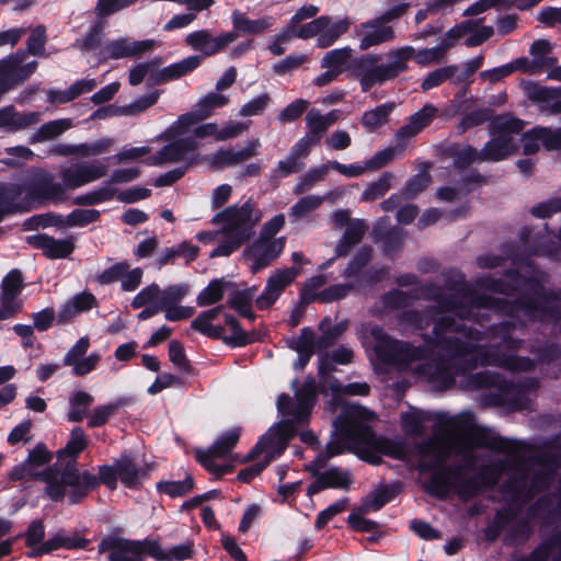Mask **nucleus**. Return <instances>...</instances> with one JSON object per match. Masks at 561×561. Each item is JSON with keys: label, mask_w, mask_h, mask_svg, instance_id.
<instances>
[{"label": "nucleus", "mask_w": 561, "mask_h": 561, "mask_svg": "<svg viewBox=\"0 0 561 561\" xmlns=\"http://www.w3.org/2000/svg\"><path fill=\"white\" fill-rule=\"evenodd\" d=\"M507 277L510 282L490 279L485 286L506 296L518 291L515 300L478 295L460 274L448 283V296L442 291L434 295L442 311H451L457 319L443 316L435 322L430 342L435 355L420 366V373L438 390L451 388L457 376H468V388L489 390L482 397L484 405L517 411L530 408V396L539 387L536 378L527 377L515 385L497 373H470L479 366L533 370V359L510 354L523 342L515 332L535 319L560 320L561 290H547L538 280L525 279L516 271H510Z\"/></svg>", "instance_id": "f257e3e1"}, {"label": "nucleus", "mask_w": 561, "mask_h": 561, "mask_svg": "<svg viewBox=\"0 0 561 561\" xmlns=\"http://www.w3.org/2000/svg\"><path fill=\"white\" fill-rule=\"evenodd\" d=\"M437 423L444 433H435L416 445L417 469L421 472L445 466L451 455L460 456V461H463L469 470H474L476 448L508 455H515L520 449L518 442L502 437L489 428L476 426L471 412H462L456 416L438 414Z\"/></svg>", "instance_id": "f03ea898"}, {"label": "nucleus", "mask_w": 561, "mask_h": 561, "mask_svg": "<svg viewBox=\"0 0 561 561\" xmlns=\"http://www.w3.org/2000/svg\"><path fill=\"white\" fill-rule=\"evenodd\" d=\"M376 413L357 404L345 403L339 416L333 421L334 435L339 440H330L323 450L327 457H335L344 453L345 446L360 459L371 463H381L386 455V436H377L373 430Z\"/></svg>", "instance_id": "7ed1b4c3"}, {"label": "nucleus", "mask_w": 561, "mask_h": 561, "mask_svg": "<svg viewBox=\"0 0 561 561\" xmlns=\"http://www.w3.org/2000/svg\"><path fill=\"white\" fill-rule=\"evenodd\" d=\"M507 468L505 459L482 466L477 473L469 476L470 471L463 461L456 465H445L435 468L427 482L430 494L446 499L455 491L461 499H471L480 492L493 488Z\"/></svg>", "instance_id": "20e7f679"}, {"label": "nucleus", "mask_w": 561, "mask_h": 561, "mask_svg": "<svg viewBox=\"0 0 561 561\" xmlns=\"http://www.w3.org/2000/svg\"><path fill=\"white\" fill-rule=\"evenodd\" d=\"M66 199L65 188L54 182L49 172L41 171L25 184L0 183V204L14 215L30 213L47 202L59 204Z\"/></svg>", "instance_id": "39448f33"}, {"label": "nucleus", "mask_w": 561, "mask_h": 561, "mask_svg": "<svg viewBox=\"0 0 561 561\" xmlns=\"http://www.w3.org/2000/svg\"><path fill=\"white\" fill-rule=\"evenodd\" d=\"M545 457H538L528 462L516 459L512 466L513 472L504 483V492L520 505L530 502L536 495L549 488L554 479V469Z\"/></svg>", "instance_id": "423d86ee"}, {"label": "nucleus", "mask_w": 561, "mask_h": 561, "mask_svg": "<svg viewBox=\"0 0 561 561\" xmlns=\"http://www.w3.org/2000/svg\"><path fill=\"white\" fill-rule=\"evenodd\" d=\"M313 405L305 402H297L291 409L289 415L291 420H282L272 425L268 431L262 435L251 450L244 456L241 462H251L270 447H274V453L280 456L287 449L290 440L297 435L296 424L309 422Z\"/></svg>", "instance_id": "0eeeda50"}, {"label": "nucleus", "mask_w": 561, "mask_h": 561, "mask_svg": "<svg viewBox=\"0 0 561 561\" xmlns=\"http://www.w3.org/2000/svg\"><path fill=\"white\" fill-rule=\"evenodd\" d=\"M524 127V121L511 115L494 117L489 124L492 138L481 149L484 162H499L516 154L518 146L514 135H518Z\"/></svg>", "instance_id": "6e6552de"}, {"label": "nucleus", "mask_w": 561, "mask_h": 561, "mask_svg": "<svg viewBox=\"0 0 561 561\" xmlns=\"http://www.w3.org/2000/svg\"><path fill=\"white\" fill-rule=\"evenodd\" d=\"M35 480L45 482L44 492L53 502H62L66 497L67 488L76 490L79 486V468L77 461L67 460L62 468L58 465H50L42 471H35Z\"/></svg>", "instance_id": "1a4fd4ad"}, {"label": "nucleus", "mask_w": 561, "mask_h": 561, "mask_svg": "<svg viewBox=\"0 0 561 561\" xmlns=\"http://www.w3.org/2000/svg\"><path fill=\"white\" fill-rule=\"evenodd\" d=\"M118 473L116 463L101 465L98 467V476L88 470H79V486L68 492L67 501L69 505H76L83 502L91 491L96 490L104 484L108 490L117 489Z\"/></svg>", "instance_id": "9d476101"}, {"label": "nucleus", "mask_w": 561, "mask_h": 561, "mask_svg": "<svg viewBox=\"0 0 561 561\" xmlns=\"http://www.w3.org/2000/svg\"><path fill=\"white\" fill-rule=\"evenodd\" d=\"M357 336L365 348L374 370L386 376V331L371 322H363L357 329Z\"/></svg>", "instance_id": "9b49d317"}, {"label": "nucleus", "mask_w": 561, "mask_h": 561, "mask_svg": "<svg viewBox=\"0 0 561 561\" xmlns=\"http://www.w3.org/2000/svg\"><path fill=\"white\" fill-rule=\"evenodd\" d=\"M438 110L432 104H425L413 114L409 123L402 126L396 134L394 145L388 147V161L403 156L410 140L426 127L436 116Z\"/></svg>", "instance_id": "f8f14e48"}, {"label": "nucleus", "mask_w": 561, "mask_h": 561, "mask_svg": "<svg viewBox=\"0 0 561 561\" xmlns=\"http://www.w3.org/2000/svg\"><path fill=\"white\" fill-rule=\"evenodd\" d=\"M301 273L298 266L276 270L266 280L263 291L256 297L255 305L259 310H267L278 300L286 287L291 285Z\"/></svg>", "instance_id": "ddd939ff"}, {"label": "nucleus", "mask_w": 561, "mask_h": 561, "mask_svg": "<svg viewBox=\"0 0 561 561\" xmlns=\"http://www.w3.org/2000/svg\"><path fill=\"white\" fill-rule=\"evenodd\" d=\"M107 171V165L96 160L93 162H77L68 168L61 169V186L65 191L67 188H78L105 176Z\"/></svg>", "instance_id": "4468645a"}, {"label": "nucleus", "mask_w": 561, "mask_h": 561, "mask_svg": "<svg viewBox=\"0 0 561 561\" xmlns=\"http://www.w3.org/2000/svg\"><path fill=\"white\" fill-rule=\"evenodd\" d=\"M237 35L233 32H227L214 37L209 30H198L190 33L185 37V44L192 49L199 51L202 59L214 56L234 42Z\"/></svg>", "instance_id": "2eb2a0df"}, {"label": "nucleus", "mask_w": 561, "mask_h": 561, "mask_svg": "<svg viewBox=\"0 0 561 561\" xmlns=\"http://www.w3.org/2000/svg\"><path fill=\"white\" fill-rule=\"evenodd\" d=\"M286 238L280 237L274 240L261 239L255 240L250 247L244 250L247 257L254 259L251 271L256 273L267 267L274 262L284 251Z\"/></svg>", "instance_id": "dca6fc26"}, {"label": "nucleus", "mask_w": 561, "mask_h": 561, "mask_svg": "<svg viewBox=\"0 0 561 561\" xmlns=\"http://www.w3.org/2000/svg\"><path fill=\"white\" fill-rule=\"evenodd\" d=\"M26 243L34 249L42 250L43 255L49 260L67 259L76 249L73 237L56 239L46 233L27 236Z\"/></svg>", "instance_id": "f3484780"}, {"label": "nucleus", "mask_w": 561, "mask_h": 561, "mask_svg": "<svg viewBox=\"0 0 561 561\" xmlns=\"http://www.w3.org/2000/svg\"><path fill=\"white\" fill-rule=\"evenodd\" d=\"M254 211V204L251 199L247 201L242 206L232 205L224 210L217 213L211 218V224H225L227 229H245L249 228L253 231V227L259 220L252 218Z\"/></svg>", "instance_id": "a211bd4d"}, {"label": "nucleus", "mask_w": 561, "mask_h": 561, "mask_svg": "<svg viewBox=\"0 0 561 561\" xmlns=\"http://www.w3.org/2000/svg\"><path fill=\"white\" fill-rule=\"evenodd\" d=\"M115 463L121 483L129 490H139L142 482L149 479L150 471L152 470V465L150 463L138 467L133 456L128 453H122Z\"/></svg>", "instance_id": "6ab92c4d"}, {"label": "nucleus", "mask_w": 561, "mask_h": 561, "mask_svg": "<svg viewBox=\"0 0 561 561\" xmlns=\"http://www.w3.org/2000/svg\"><path fill=\"white\" fill-rule=\"evenodd\" d=\"M198 142L193 137L178 138L163 146L156 154L147 160L149 165H162L168 162H179L186 158L188 153L195 152Z\"/></svg>", "instance_id": "aec40b11"}, {"label": "nucleus", "mask_w": 561, "mask_h": 561, "mask_svg": "<svg viewBox=\"0 0 561 561\" xmlns=\"http://www.w3.org/2000/svg\"><path fill=\"white\" fill-rule=\"evenodd\" d=\"M153 39L130 41L128 38H118L108 42L102 54L110 59H122L127 57H138L146 51L154 48Z\"/></svg>", "instance_id": "412c9836"}, {"label": "nucleus", "mask_w": 561, "mask_h": 561, "mask_svg": "<svg viewBox=\"0 0 561 561\" xmlns=\"http://www.w3.org/2000/svg\"><path fill=\"white\" fill-rule=\"evenodd\" d=\"M38 62L32 60L23 68H15L5 59H0V92H10L26 82L37 70Z\"/></svg>", "instance_id": "4be33fe9"}, {"label": "nucleus", "mask_w": 561, "mask_h": 561, "mask_svg": "<svg viewBox=\"0 0 561 561\" xmlns=\"http://www.w3.org/2000/svg\"><path fill=\"white\" fill-rule=\"evenodd\" d=\"M89 541L85 538L77 536H64L62 534L58 533L50 537L49 539H47L46 541L42 542L41 546L28 551L27 557L38 558L44 554L51 553L53 551L58 550L60 548H65L68 550L85 549Z\"/></svg>", "instance_id": "5701e85b"}, {"label": "nucleus", "mask_w": 561, "mask_h": 561, "mask_svg": "<svg viewBox=\"0 0 561 561\" xmlns=\"http://www.w3.org/2000/svg\"><path fill=\"white\" fill-rule=\"evenodd\" d=\"M259 146V139H254L249 141L247 147L239 151H234L232 148L219 149L211 158V165L216 169H222L242 163L257 154L256 148Z\"/></svg>", "instance_id": "b1692460"}, {"label": "nucleus", "mask_w": 561, "mask_h": 561, "mask_svg": "<svg viewBox=\"0 0 561 561\" xmlns=\"http://www.w3.org/2000/svg\"><path fill=\"white\" fill-rule=\"evenodd\" d=\"M328 165L334 171L347 176L357 178L366 171H376L386 165V148L377 151L374 157L362 163L343 164L339 161L331 160Z\"/></svg>", "instance_id": "393cba45"}, {"label": "nucleus", "mask_w": 561, "mask_h": 561, "mask_svg": "<svg viewBox=\"0 0 561 561\" xmlns=\"http://www.w3.org/2000/svg\"><path fill=\"white\" fill-rule=\"evenodd\" d=\"M388 375L390 374V365L398 363L401 365H408L415 359H420L426 356V350L424 347H415L409 343L392 340L388 336Z\"/></svg>", "instance_id": "a878e982"}, {"label": "nucleus", "mask_w": 561, "mask_h": 561, "mask_svg": "<svg viewBox=\"0 0 561 561\" xmlns=\"http://www.w3.org/2000/svg\"><path fill=\"white\" fill-rule=\"evenodd\" d=\"M254 231L245 229H227L224 227V237L218 245L210 252V257L229 256L237 251L243 243L249 241Z\"/></svg>", "instance_id": "bb28decb"}, {"label": "nucleus", "mask_w": 561, "mask_h": 561, "mask_svg": "<svg viewBox=\"0 0 561 561\" xmlns=\"http://www.w3.org/2000/svg\"><path fill=\"white\" fill-rule=\"evenodd\" d=\"M363 37L360 39L359 48L366 50L371 46L379 45L386 42V12L381 13L378 18L367 21L359 25Z\"/></svg>", "instance_id": "cd10ccee"}, {"label": "nucleus", "mask_w": 561, "mask_h": 561, "mask_svg": "<svg viewBox=\"0 0 561 561\" xmlns=\"http://www.w3.org/2000/svg\"><path fill=\"white\" fill-rule=\"evenodd\" d=\"M350 327V320L344 319L332 325L330 317H324L319 322V330L322 334L317 340L318 350H328L335 344V342L347 331Z\"/></svg>", "instance_id": "c85d7f7f"}, {"label": "nucleus", "mask_w": 561, "mask_h": 561, "mask_svg": "<svg viewBox=\"0 0 561 561\" xmlns=\"http://www.w3.org/2000/svg\"><path fill=\"white\" fill-rule=\"evenodd\" d=\"M88 445L89 439L84 430L81 426H75L70 431L66 445L56 453V456L59 460L70 458V460L77 461V458Z\"/></svg>", "instance_id": "c756f323"}, {"label": "nucleus", "mask_w": 561, "mask_h": 561, "mask_svg": "<svg viewBox=\"0 0 561 561\" xmlns=\"http://www.w3.org/2000/svg\"><path fill=\"white\" fill-rule=\"evenodd\" d=\"M240 436V427L231 428L218 436L208 449L196 448L195 451H202L208 455V457H225L237 446Z\"/></svg>", "instance_id": "7c9ffc66"}, {"label": "nucleus", "mask_w": 561, "mask_h": 561, "mask_svg": "<svg viewBox=\"0 0 561 561\" xmlns=\"http://www.w3.org/2000/svg\"><path fill=\"white\" fill-rule=\"evenodd\" d=\"M437 414H430L421 411H412L402 414V426L407 434L410 435H422L424 432V425L426 422L434 420L435 421V431L436 433H444V430L438 426L437 423Z\"/></svg>", "instance_id": "2f4dec72"}, {"label": "nucleus", "mask_w": 561, "mask_h": 561, "mask_svg": "<svg viewBox=\"0 0 561 561\" xmlns=\"http://www.w3.org/2000/svg\"><path fill=\"white\" fill-rule=\"evenodd\" d=\"M306 124L308 133L305 137L309 139L311 144L317 146L321 141L327 129L333 125V119H329V116H323L319 111L312 108L306 116Z\"/></svg>", "instance_id": "473e14b6"}, {"label": "nucleus", "mask_w": 561, "mask_h": 561, "mask_svg": "<svg viewBox=\"0 0 561 561\" xmlns=\"http://www.w3.org/2000/svg\"><path fill=\"white\" fill-rule=\"evenodd\" d=\"M23 274L19 268H13L2 278L0 300L18 304L16 299L24 289Z\"/></svg>", "instance_id": "72a5a7b5"}, {"label": "nucleus", "mask_w": 561, "mask_h": 561, "mask_svg": "<svg viewBox=\"0 0 561 561\" xmlns=\"http://www.w3.org/2000/svg\"><path fill=\"white\" fill-rule=\"evenodd\" d=\"M232 24L234 30L243 34L259 35L272 25V18L266 16L256 20H251L248 16H245V14L239 11H234L232 13Z\"/></svg>", "instance_id": "f704fd0d"}, {"label": "nucleus", "mask_w": 561, "mask_h": 561, "mask_svg": "<svg viewBox=\"0 0 561 561\" xmlns=\"http://www.w3.org/2000/svg\"><path fill=\"white\" fill-rule=\"evenodd\" d=\"M130 402L131 399L122 397L115 402L95 407L89 417L88 427L95 428L105 425L121 407L128 405Z\"/></svg>", "instance_id": "c9c22d12"}, {"label": "nucleus", "mask_w": 561, "mask_h": 561, "mask_svg": "<svg viewBox=\"0 0 561 561\" xmlns=\"http://www.w3.org/2000/svg\"><path fill=\"white\" fill-rule=\"evenodd\" d=\"M201 64L202 56L192 55L162 68V76L169 78V81L176 80L197 69Z\"/></svg>", "instance_id": "e433bc0d"}, {"label": "nucleus", "mask_w": 561, "mask_h": 561, "mask_svg": "<svg viewBox=\"0 0 561 561\" xmlns=\"http://www.w3.org/2000/svg\"><path fill=\"white\" fill-rule=\"evenodd\" d=\"M204 121L201 115L193 108L191 112L182 114L178 119L171 124L163 133V138L172 140L178 136L184 135L188 131L190 127Z\"/></svg>", "instance_id": "4c0bfd02"}, {"label": "nucleus", "mask_w": 561, "mask_h": 561, "mask_svg": "<svg viewBox=\"0 0 561 561\" xmlns=\"http://www.w3.org/2000/svg\"><path fill=\"white\" fill-rule=\"evenodd\" d=\"M71 127L68 118L55 119L43 124L32 136L30 144L54 139Z\"/></svg>", "instance_id": "58836bf2"}, {"label": "nucleus", "mask_w": 561, "mask_h": 561, "mask_svg": "<svg viewBox=\"0 0 561 561\" xmlns=\"http://www.w3.org/2000/svg\"><path fill=\"white\" fill-rule=\"evenodd\" d=\"M229 285L224 278H214L208 285L197 295L196 304L199 307L211 306L219 302L225 295V289Z\"/></svg>", "instance_id": "ea45409f"}, {"label": "nucleus", "mask_w": 561, "mask_h": 561, "mask_svg": "<svg viewBox=\"0 0 561 561\" xmlns=\"http://www.w3.org/2000/svg\"><path fill=\"white\" fill-rule=\"evenodd\" d=\"M352 22L348 18L341 19L330 24L322 31V34L317 38V46L320 48H328L332 46L343 34H345Z\"/></svg>", "instance_id": "a19ab883"}, {"label": "nucleus", "mask_w": 561, "mask_h": 561, "mask_svg": "<svg viewBox=\"0 0 561 561\" xmlns=\"http://www.w3.org/2000/svg\"><path fill=\"white\" fill-rule=\"evenodd\" d=\"M414 53L415 50L411 46L388 53V80L407 69V62L413 57Z\"/></svg>", "instance_id": "79ce46f5"}, {"label": "nucleus", "mask_w": 561, "mask_h": 561, "mask_svg": "<svg viewBox=\"0 0 561 561\" xmlns=\"http://www.w3.org/2000/svg\"><path fill=\"white\" fill-rule=\"evenodd\" d=\"M169 359L182 374L190 376L195 374V369L186 356L184 346L179 340H172L169 343Z\"/></svg>", "instance_id": "37998d69"}, {"label": "nucleus", "mask_w": 561, "mask_h": 561, "mask_svg": "<svg viewBox=\"0 0 561 561\" xmlns=\"http://www.w3.org/2000/svg\"><path fill=\"white\" fill-rule=\"evenodd\" d=\"M156 486L159 493L174 499L190 493L194 489V479L188 474L182 481H159Z\"/></svg>", "instance_id": "c03bdc74"}, {"label": "nucleus", "mask_w": 561, "mask_h": 561, "mask_svg": "<svg viewBox=\"0 0 561 561\" xmlns=\"http://www.w3.org/2000/svg\"><path fill=\"white\" fill-rule=\"evenodd\" d=\"M330 24L329 15H321L312 21L302 24L299 27L291 26L290 32L297 37L301 39L312 38L314 36H320L322 31Z\"/></svg>", "instance_id": "a18cd8bd"}, {"label": "nucleus", "mask_w": 561, "mask_h": 561, "mask_svg": "<svg viewBox=\"0 0 561 561\" xmlns=\"http://www.w3.org/2000/svg\"><path fill=\"white\" fill-rule=\"evenodd\" d=\"M62 227L64 216L56 213L37 214L28 217L23 222V229L26 231L38 230L47 227Z\"/></svg>", "instance_id": "49530a36"}, {"label": "nucleus", "mask_w": 561, "mask_h": 561, "mask_svg": "<svg viewBox=\"0 0 561 561\" xmlns=\"http://www.w3.org/2000/svg\"><path fill=\"white\" fill-rule=\"evenodd\" d=\"M373 259V248L370 245L362 247L342 273L344 278H352L359 275Z\"/></svg>", "instance_id": "de8ad7c7"}, {"label": "nucleus", "mask_w": 561, "mask_h": 561, "mask_svg": "<svg viewBox=\"0 0 561 561\" xmlns=\"http://www.w3.org/2000/svg\"><path fill=\"white\" fill-rule=\"evenodd\" d=\"M101 217L98 209L90 208H76L70 211L66 217L64 216V226L67 227H85L90 224L96 222Z\"/></svg>", "instance_id": "09e8293b"}, {"label": "nucleus", "mask_w": 561, "mask_h": 561, "mask_svg": "<svg viewBox=\"0 0 561 561\" xmlns=\"http://www.w3.org/2000/svg\"><path fill=\"white\" fill-rule=\"evenodd\" d=\"M386 505V483L380 482L374 492L367 494L355 508L362 514L377 512Z\"/></svg>", "instance_id": "8fccbe9b"}, {"label": "nucleus", "mask_w": 561, "mask_h": 561, "mask_svg": "<svg viewBox=\"0 0 561 561\" xmlns=\"http://www.w3.org/2000/svg\"><path fill=\"white\" fill-rule=\"evenodd\" d=\"M327 489L348 490L353 480L348 470L331 467L321 473Z\"/></svg>", "instance_id": "3c124183"}, {"label": "nucleus", "mask_w": 561, "mask_h": 561, "mask_svg": "<svg viewBox=\"0 0 561 561\" xmlns=\"http://www.w3.org/2000/svg\"><path fill=\"white\" fill-rule=\"evenodd\" d=\"M116 194V190L110 185L102 186L87 194L77 196L72 204L78 206H93L103 202L111 201Z\"/></svg>", "instance_id": "603ef678"}, {"label": "nucleus", "mask_w": 561, "mask_h": 561, "mask_svg": "<svg viewBox=\"0 0 561 561\" xmlns=\"http://www.w3.org/2000/svg\"><path fill=\"white\" fill-rule=\"evenodd\" d=\"M229 100L226 95L209 92L198 101L194 108L203 119H206L213 114L214 110L226 106Z\"/></svg>", "instance_id": "864d4df0"}, {"label": "nucleus", "mask_w": 561, "mask_h": 561, "mask_svg": "<svg viewBox=\"0 0 561 561\" xmlns=\"http://www.w3.org/2000/svg\"><path fill=\"white\" fill-rule=\"evenodd\" d=\"M542 511L545 514H560L561 513V478L559 482V494H549L541 496L535 505L529 508V515L537 517V511Z\"/></svg>", "instance_id": "5fc2aeb1"}, {"label": "nucleus", "mask_w": 561, "mask_h": 561, "mask_svg": "<svg viewBox=\"0 0 561 561\" xmlns=\"http://www.w3.org/2000/svg\"><path fill=\"white\" fill-rule=\"evenodd\" d=\"M104 25L101 21L94 22L83 38L77 39L75 46L82 51H93L102 44Z\"/></svg>", "instance_id": "6e6d98bb"}, {"label": "nucleus", "mask_w": 561, "mask_h": 561, "mask_svg": "<svg viewBox=\"0 0 561 561\" xmlns=\"http://www.w3.org/2000/svg\"><path fill=\"white\" fill-rule=\"evenodd\" d=\"M317 340L314 331L310 327H305L298 337L287 339L286 345L295 352H314Z\"/></svg>", "instance_id": "4d7b16f0"}, {"label": "nucleus", "mask_w": 561, "mask_h": 561, "mask_svg": "<svg viewBox=\"0 0 561 561\" xmlns=\"http://www.w3.org/2000/svg\"><path fill=\"white\" fill-rule=\"evenodd\" d=\"M459 68L456 65L445 66L430 72L422 82V90L428 91L444 83L445 81L456 78Z\"/></svg>", "instance_id": "13d9d810"}, {"label": "nucleus", "mask_w": 561, "mask_h": 561, "mask_svg": "<svg viewBox=\"0 0 561 561\" xmlns=\"http://www.w3.org/2000/svg\"><path fill=\"white\" fill-rule=\"evenodd\" d=\"M144 543L140 540L127 539L122 553H110L108 561H144Z\"/></svg>", "instance_id": "bf43d9fd"}, {"label": "nucleus", "mask_w": 561, "mask_h": 561, "mask_svg": "<svg viewBox=\"0 0 561 561\" xmlns=\"http://www.w3.org/2000/svg\"><path fill=\"white\" fill-rule=\"evenodd\" d=\"M450 49L449 43H439L436 47L424 48L414 53L413 57L419 65L439 64L445 59V55Z\"/></svg>", "instance_id": "052dcab7"}, {"label": "nucleus", "mask_w": 561, "mask_h": 561, "mask_svg": "<svg viewBox=\"0 0 561 561\" xmlns=\"http://www.w3.org/2000/svg\"><path fill=\"white\" fill-rule=\"evenodd\" d=\"M195 460L208 472L216 476V478H221L226 474L233 472L234 465L231 462L217 465L215 459L217 457H208V455L202 451H194Z\"/></svg>", "instance_id": "680f3d73"}, {"label": "nucleus", "mask_w": 561, "mask_h": 561, "mask_svg": "<svg viewBox=\"0 0 561 561\" xmlns=\"http://www.w3.org/2000/svg\"><path fill=\"white\" fill-rule=\"evenodd\" d=\"M47 43V30L43 24L37 25L31 32L26 41V49L30 55L35 57L45 56V45Z\"/></svg>", "instance_id": "e2e57ef3"}, {"label": "nucleus", "mask_w": 561, "mask_h": 561, "mask_svg": "<svg viewBox=\"0 0 561 561\" xmlns=\"http://www.w3.org/2000/svg\"><path fill=\"white\" fill-rule=\"evenodd\" d=\"M454 165L456 169L465 170L476 162H484L481 150L472 146H466L453 153Z\"/></svg>", "instance_id": "0e129e2a"}, {"label": "nucleus", "mask_w": 561, "mask_h": 561, "mask_svg": "<svg viewBox=\"0 0 561 561\" xmlns=\"http://www.w3.org/2000/svg\"><path fill=\"white\" fill-rule=\"evenodd\" d=\"M261 341V334L256 331L247 332L242 329L241 324L238 329H232L231 334L225 339V344L236 348L243 347L254 342Z\"/></svg>", "instance_id": "69168bd1"}, {"label": "nucleus", "mask_w": 561, "mask_h": 561, "mask_svg": "<svg viewBox=\"0 0 561 561\" xmlns=\"http://www.w3.org/2000/svg\"><path fill=\"white\" fill-rule=\"evenodd\" d=\"M162 62L163 60L161 57H154L149 61L137 64L129 70V84L134 87L140 84L146 78V76H148V73L153 71L154 69L159 68L162 65Z\"/></svg>", "instance_id": "338daca9"}, {"label": "nucleus", "mask_w": 561, "mask_h": 561, "mask_svg": "<svg viewBox=\"0 0 561 561\" xmlns=\"http://www.w3.org/2000/svg\"><path fill=\"white\" fill-rule=\"evenodd\" d=\"M530 352L541 363H551L561 357V346L552 342L533 344Z\"/></svg>", "instance_id": "774afa93"}]
</instances>
